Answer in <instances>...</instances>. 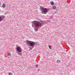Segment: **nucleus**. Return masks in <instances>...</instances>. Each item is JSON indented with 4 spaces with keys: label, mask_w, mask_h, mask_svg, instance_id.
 Returning <instances> with one entry per match:
<instances>
[{
    "label": "nucleus",
    "mask_w": 75,
    "mask_h": 75,
    "mask_svg": "<svg viewBox=\"0 0 75 75\" xmlns=\"http://www.w3.org/2000/svg\"><path fill=\"white\" fill-rule=\"evenodd\" d=\"M50 4H51V5H52V6H54V2L53 1H51L50 2Z\"/></svg>",
    "instance_id": "nucleus-6"
},
{
    "label": "nucleus",
    "mask_w": 75,
    "mask_h": 75,
    "mask_svg": "<svg viewBox=\"0 0 75 75\" xmlns=\"http://www.w3.org/2000/svg\"><path fill=\"white\" fill-rule=\"evenodd\" d=\"M57 63H60V60H58L57 61Z\"/></svg>",
    "instance_id": "nucleus-9"
},
{
    "label": "nucleus",
    "mask_w": 75,
    "mask_h": 75,
    "mask_svg": "<svg viewBox=\"0 0 75 75\" xmlns=\"http://www.w3.org/2000/svg\"><path fill=\"white\" fill-rule=\"evenodd\" d=\"M48 47H49V49H50V50H51V48L50 47L51 46L50 45H49Z\"/></svg>",
    "instance_id": "nucleus-10"
},
{
    "label": "nucleus",
    "mask_w": 75,
    "mask_h": 75,
    "mask_svg": "<svg viewBox=\"0 0 75 75\" xmlns=\"http://www.w3.org/2000/svg\"><path fill=\"white\" fill-rule=\"evenodd\" d=\"M8 56H11V53H8Z\"/></svg>",
    "instance_id": "nucleus-12"
},
{
    "label": "nucleus",
    "mask_w": 75,
    "mask_h": 75,
    "mask_svg": "<svg viewBox=\"0 0 75 75\" xmlns=\"http://www.w3.org/2000/svg\"><path fill=\"white\" fill-rule=\"evenodd\" d=\"M48 9L47 8H43L42 10V11L43 13H46L47 12Z\"/></svg>",
    "instance_id": "nucleus-3"
},
{
    "label": "nucleus",
    "mask_w": 75,
    "mask_h": 75,
    "mask_svg": "<svg viewBox=\"0 0 75 75\" xmlns=\"http://www.w3.org/2000/svg\"><path fill=\"white\" fill-rule=\"evenodd\" d=\"M38 67V64L35 65V67Z\"/></svg>",
    "instance_id": "nucleus-11"
},
{
    "label": "nucleus",
    "mask_w": 75,
    "mask_h": 75,
    "mask_svg": "<svg viewBox=\"0 0 75 75\" xmlns=\"http://www.w3.org/2000/svg\"><path fill=\"white\" fill-rule=\"evenodd\" d=\"M2 7H5L6 5L5 4H4L2 5Z\"/></svg>",
    "instance_id": "nucleus-7"
},
{
    "label": "nucleus",
    "mask_w": 75,
    "mask_h": 75,
    "mask_svg": "<svg viewBox=\"0 0 75 75\" xmlns=\"http://www.w3.org/2000/svg\"><path fill=\"white\" fill-rule=\"evenodd\" d=\"M3 19V17L0 16V21H2Z\"/></svg>",
    "instance_id": "nucleus-5"
},
{
    "label": "nucleus",
    "mask_w": 75,
    "mask_h": 75,
    "mask_svg": "<svg viewBox=\"0 0 75 75\" xmlns=\"http://www.w3.org/2000/svg\"><path fill=\"white\" fill-rule=\"evenodd\" d=\"M4 18H5V17H4Z\"/></svg>",
    "instance_id": "nucleus-14"
},
{
    "label": "nucleus",
    "mask_w": 75,
    "mask_h": 75,
    "mask_svg": "<svg viewBox=\"0 0 75 75\" xmlns=\"http://www.w3.org/2000/svg\"><path fill=\"white\" fill-rule=\"evenodd\" d=\"M36 31H38V30L37 29L36 30Z\"/></svg>",
    "instance_id": "nucleus-13"
},
{
    "label": "nucleus",
    "mask_w": 75,
    "mask_h": 75,
    "mask_svg": "<svg viewBox=\"0 0 75 75\" xmlns=\"http://www.w3.org/2000/svg\"><path fill=\"white\" fill-rule=\"evenodd\" d=\"M53 9H55L56 8V6H54L53 7Z\"/></svg>",
    "instance_id": "nucleus-8"
},
{
    "label": "nucleus",
    "mask_w": 75,
    "mask_h": 75,
    "mask_svg": "<svg viewBox=\"0 0 75 75\" xmlns=\"http://www.w3.org/2000/svg\"><path fill=\"white\" fill-rule=\"evenodd\" d=\"M35 25L36 27H40L41 25V23L38 21H36L35 23Z\"/></svg>",
    "instance_id": "nucleus-2"
},
{
    "label": "nucleus",
    "mask_w": 75,
    "mask_h": 75,
    "mask_svg": "<svg viewBox=\"0 0 75 75\" xmlns=\"http://www.w3.org/2000/svg\"><path fill=\"white\" fill-rule=\"evenodd\" d=\"M20 47H16V50L18 52H21V50H20Z\"/></svg>",
    "instance_id": "nucleus-4"
},
{
    "label": "nucleus",
    "mask_w": 75,
    "mask_h": 75,
    "mask_svg": "<svg viewBox=\"0 0 75 75\" xmlns=\"http://www.w3.org/2000/svg\"><path fill=\"white\" fill-rule=\"evenodd\" d=\"M26 42H27V43L29 44L30 47H33V45H34V44H35V43H34V42L28 40H26Z\"/></svg>",
    "instance_id": "nucleus-1"
}]
</instances>
